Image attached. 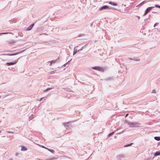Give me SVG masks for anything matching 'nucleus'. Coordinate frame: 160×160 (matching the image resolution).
<instances>
[{"label":"nucleus","mask_w":160,"mask_h":160,"mask_svg":"<svg viewBox=\"0 0 160 160\" xmlns=\"http://www.w3.org/2000/svg\"><path fill=\"white\" fill-rule=\"evenodd\" d=\"M158 145H160V142H159V143Z\"/></svg>","instance_id":"obj_44"},{"label":"nucleus","mask_w":160,"mask_h":160,"mask_svg":"<svg viewBox=\"0 0 160 160\" xmlns=\"http://www.w3.org/2000/svg\"><path fill=\"white\" fill-rule=\"evenodd\" d=\"M128 115V113L127 114H126V116H127Z\"/></svg>","instance_id":"obj_41"},{"label":"nucleus","mask_w":160,"mask_h":160,"mask_svg":"<svg viewBox=\"0 0 160 160\" xmlns=\"http://www.w3.org/2000/svg\"><path fill=\"white\" fill-rule=\"evenodd\" d=\"M43 98H41L39 100V101H41Z\"/></svg>","instance_id":"obj_37"},{"label":"nucleus","mask_w":160,"mask_h":160,"mask_svg":"<svg viewBox=\"0 0 160 160\" xmlns=\"http://www.w3.org/2000/svg\"><path fill=\"white\" fill-rule=\"evenodd\" d=\"M33 116V114H32L31 116Z\"/></svg>","instance_id":"obj_43"},{"label":"nucleus","mask_w":160,"mask_h":160,"mask_svg":"<svg viewBox=\"0 0 160 160\" xmlns=\"http://www.w3.org/2000/svg\"><path fill=\"white\" fill-rule=\"evenodd\" d=\"M111 8L107 5L103 6L99 9L100 11H102L103 9H110Z\"/></svg>","instance_id":"obj_5"},{"label":"nucleus","mask_w":160,"mask_h":160,"mask_svg":"<svg viewBox=\"0 0 160 160\" xmlns=\"http://www.w3.org/2000/svg\"><path fill=\"white\" fill-rule=\"evenodd\" d=\"M59 58V57H58V58L56 60H52V61L49 62H50V66L51 65V64L52 63H55L56 62V61H57V60Z\"/></svg>","instance_id":"obj_10"},{"label":"nucleus","mask_w":160,"mask_h":160,"mask_svg":"<svg viewBox=\"0 0 160 160\" xmlns=\"http://www.w3.org/2000/svg\"><path fill=\"white\" fill-rule=\"evenodd\" d=\"M27 150V148L24 146H21V150L22 151H25Z\"/></svg>","instance_id":"obj_11"},{"label":"nucleus","mask_w":160,"mask_h":160,"mask_svg":"<svg viewBox=\"0 0 160 160\" xmlns=\"http://www.w3.org/2000/svg\"><path fill=\"white\" fill-rule=\"evenodd\" d=\"M87 45V44H86V45H85L84 46L82 47L81 48H82V49H83V48L84 47V46H85L86 45Z\"/></svg>","instance_id":"obj_39"},{"label":"nucleus","mask_w":160,"mask_h":160,"mask_svg":"<svg viewBox=\"0 0 160 160\" xmlns=\"http://www.w3.org/2000/svg\"><path fill=\"white\" fill-rule=\"evenodd\" d=\"M1 131H0V133H1Z\"/></svg>","instance_id":"obj_48"},{"label":"nucleus","mask_w":160,"mask_h":160,"mask_svg":"<svg viewBox=\"0 0 160 160\" xmlns=\"http://www.w3.org/2000/svg\"><path fill=\"white\" fill-rule=\"evenodd\" d=\"M124 132V131H123L122 132Z\"/></svg>","instance_id":"obj_47"},{"label":"nucleus","mask_w":160,"mask_h":160,"mask_svg":"<svg viewBox=\"0 0 160 160\" xmlns=\"http://www.w3.org/2000/svg\"><path fill=\"white\" fill-rule=\"evenodd\" d=\"M133 60H134V61H140V59H138V58H133Z\"/></svg>","instance_id":"obj_24"},{"label":"nucleus","mask_w":160,"mask_h":160,"mask_svg":"<svg viewBox=\"0 0 160 160\" xmlns=\"http://www.w3.org/2000/svg\"><path fill=\"white\" fill-rule=\"evenodd\" d=\"M152 92L153 93H156V90L155 89H153L152 90Z\"/></svg>","instance_id":"obj_28"},{"label":"nucleus","mask_w":160,"mask_h":160,"mask_svg":"<svg viewBox=\"0 0 160 160\" xmlns=\"http://www.w3.org/2000/svg\"><path fill=\"white\" fill-rule=\"evenodd\" d=\"M128 59L130 60H133V58H128Z\"/></svg>","instance_id":"obj_32"},{"label":"nucleus","mask_w":160,"mask_h":160,"mask_svg":"<svg viewBox=\"0 0 160 160\" xmlns=\"http://www.w3.org/2000/svg\"><path fill=\"white\" fill-rule=\"evenodd\" d=\"M55 72V71H52L49 72V74H52L54 73Z\"/></svg>","instance_id":"obj_26"},{"label":"nucleus","mask_w":160,"mask_h":160,"mask_svg":"<svg viewBox=\"0 0 160 160\" xmlns=\"http://www.w3.org/2000/svg\"><path fill=\"white\" fill-rule=\"evenodd\" d=\"M159 155H160V152L159 151H157L154 154V156L155 157Z\"/></svg>","instance_id":"obj_12"},{"label":"nucleus","mask_w":160,"mask_h":160,"mask_svg":"<svg viewBox=\"0 0 160 160\" xmlns=\"http://www.w3.org/2000/svg\"><path fill=\"white\" fill-rule=\"evenodd\" d=\"M113 79L114 78L112 77H109L105 79V80L107 81L113 80Z\"/></svg>","instance_id":"obj_9"},{"label":"nucleus","mask_w":160,"mask_h":160,"mask_svg":"<svg viewBox=\"0 0 160 160\" xmlns=\"http://www.w3.org/2000/svg\"><path fill=\"white\" fill-rule=\"evenodd\" d=\"M79 50H77V49H76L75 48L73 50V55L75 54L78 52H79Z\"/></svg>","instance_id":"obj_15"},{"label":"nucleus","mask_w":160,"mask_h":160,"mask_svg":"<svg viewBox=\"0 0 160 160\" xmlns=\"http://www.w3.org/2000/svg\"><path fill=\"white\" fill-rule=\"evenodd\" d=\"M19 153H16L15 154V155L16 156H18V155H19Z\"/></svg>","instance_id":"obj_33"},{"label":"nucleus","mask_w":160,"mask_h":160,"mask_svg":"<svg viewBox=\"0 0 160 160\" xmlns=\"http://www.w3.org/2000/svg\"><path fill=\"white\" fill-rule=\"evenodd\" d=\"M41 147L42 148H45V149H48V148L45 147L44 146H43V145H41Z\"/></svg>","instance_id":"obj_29"},{"label":"nucleus","mask_w":160,"mask_h":160,"mask_svg":"<svg viewBox=\"0 0 160 160\" xmlns=\"http://www.w3.org/2000/svg\"><path fill=\"white\" fill-rule=\"evenodd\" d=\"M111 8L110 9H112L113 10H116V9L115 8Z\"/></svg>","instance_id":"obj_38"},{"label":"nucleus","mask_w":160,"mask_h":160,"mask_svg":"<svg viewBox=\"0 0 160 160\" xmlns=\"http://www.w3.org/2000/svg\"><path fill=\"white\" fill-rule=\"evenodd\" d=\"M69 122L64 123L62 122V124L64 125L66 129H68L69 128V127L68 125Z\"/></svg>","instance_id":"obj_7"},{"label":"nucleus","mask_w":160,"mask_h":160,"mask_svg":"<svg viewBox=\"0 0 160 160\" xmlns=\"http://www.w3.org/2000/svg\"><path fill=\"white\" fill-rule=\"evenodd\" d=\"M52 89V88H47V89H46L44 90L43 91L44 92H47L48 90H51Z\"/></svg>","instance_id":"obj_19"},{"label":"nucleus","mask_w":160,"mask_h":160,"mask_svg":"<svg viewBox=\"0 0 160 160\" xmlns=\"http://www.w3.org/2000/svg\"><path fill=\"white\" fill-rule=\"evenodd\" d=\"M156 8H158L160 9V5H159L158 4H156L155 5V7Z\"/></svg>","instance_id":"obj_25"},{"label":"nucleus","mask_w":160,"mask_h":160,"mask_svg":"<svg viewBox=\"0 0 160 160\" xmlns=\"http://www.w3.org/2000/svg\"><path fill=\"white\" fill-rule=\"evenodd\" d=\"M92 24H91V25H90V26H92Z\"/></svg>","instance_id":"obj_42"},{"label":"nucleus","mask_w":160,"mask_h":160,"mask_svg":"<svg viewBox=\"0 0 160 160\" xmlns=\"http://www.w3.org/2000/svg\"><path fill=\"white\" fill-rule=\"evenodd\" d=\"M34 25V23H32L30 26H29L27 28L26 30L27 31H30L31 30L33 27Z\"/></svg>","instance_id":"obj_8"},{"label":"nucleus","mask_w":160,"mask_h":160,"mask_svg":"<svg viewBox=\"0 0 160 160\" xmlns=\"http://www.w3.org/2000/svg\"><path fill=\"white\" fill-rule=\"evenodd\" d=\"M67 63H66L64 64L63 65V66H64V67H66V65H67Z\"/></svg>","instance_id":"obj_34"},{"label":"nucleus","mask_w":160,"mask_h":160,"mask_svg":"<svg viewBox=\"0 0 160 160\" xmlns=\"http://www.w3.org/2000/svg\"><path fill=\"white\" fill-rule=\"evenodd\" d=\"M6 132L8 133H12L13 134L14 133V132H11V131H7Z\"/></svg>","instance_id":"obj_27"},{"label":"nucleus","mask_w":160,"mask_h":160,"mask_svg":"<svg viewBox=\"0 0 160 160\" xmlns=\"http://www.w3.org/2000/svg\"><path fill=\"white\" fill-rule=\"evenodd\" d=\"M83 35H84V34H80L79 35L78 37H80L83 36Z\"/></svg>","instance_id":"obj_31"},{"label":"nucleus","mask_w":160,"mask_h":160,"mask_svg":"<svg viewBox=\"0 0 160 160\" xmlns=\"http://www.w3.org/2000/svg\"><path fill=\"white\" fill-rule=\"evenodd\" d=\"M11 33H12L11 32H2V33H0V35L7 34H11Z\"/></svg>","instance_id":"obj_21"},{"label":"nucleus","mask_w":160,"mask_h":160,"mask_svg":"<svg viewBox=\"0 0 160 160\" xmlns=\"http://www.w3.org/2000/svg\"><path fill=\"white\" fill-rule=\"evenodd\" d=\"M154 7H151L148 8L145 10L143 15L145 16Z\"/></svg>","instance_id":"obj_4"},{"label":"nucleus","mask_w":160,"mask_h":160,"mask_svg":"<svg viewBox=\"0 0 160 160\" xmlns=\"http://www.w3.org/2000/svg\"><path fill=\"white\" fill-rule=\"evenodd\" d=\"M2 61H5V60L3 59V60H2Z\"/></svg>","instance_id":"obj_46"},{"label":"nucleus","mask_w":160,"mask_h":160,"mask_svg":"<svg viewBox=\"0 0 160 160\" xmlns=\"http://www.w3.org/2000/svg\"><path fill=\"white\" fill-rule=\"evenodd\" d=\"M56 159V158H54V157H52V158H48L47 160H54V159Z\"/></svg>","instance_id":"obj_22"},{"label":"nucleus","mask_w":160,"mask_h":160,"mask_svg":"<svg viewBox=\"0 0 160 160\" xmlns=\"http://www.w3.org/2000/svg\"><path fill=\"white\" fill-rule=\"evenodd\" d=\"M108 3L109 4H110L112 5L113 6H115L117 5V3L113 2H109Z\"/></svg>","instance_id":"obj_13"},{"label":"nucleus","mask_w":160,"mask_h":160,"mask_svg":"<svg viewBox=\"0 0 160 160\" xmlns=\"http://www.w3.org/2000/svg\"><path fill=\"white\" fill-rule=\"evenodd\" d=\"M47 150L52 153H54V151L52 149L48 148L47 149Z\"/></svg>","instance_id":"obj_17"},{"label":"nucleus","mask_w":160,"mask_h":160,"mask_svg":"<svg viewBox=\"0 0 160 160\" xmlns=\"http://www.w3.org/2000/svg\"><path fill=\"white\" fill-rule=\"evenodd\" d=\"M92 68L99 71L103 72L104 69L102 67L98 66H95L92 67Z\"/></svg>","instance_id":"obj_3"},{"label":"nucleus","mask_w":160,"mask_h":160,"mask_svg":"<svg viewBox=\"0 0 160 160\" xmlns=\"http://www.w3.org/2000/svg\"><path fill=\"white\" fill-rule=\"evenodd\" d=\"M18 60V59L16 61H14L13 62H7L6 64L7 65H8V66H10V65H12L15 64L17 62Z\"/></svg>","instance_id":"obj_6"},{"label":"nucleus","mask_w":160,"mask_h":160,"mask_svg":"<svg viewBox=\"0 0 160 160\" xmlns=\"http://www.w3.org/2000/svg\"><path fill=\"white\" fill-rule=\"evenodd\" d=\"M25 50H26V49H24V50H22L20 52L14 53L13 54H4L3 55H4L9 56H14V55H18L19 53H21L23 52Z\"/></svg>","instance_id":"obj_2"},{"label":"nucleus","mask_w":160,"mask_h":160,"mask_svg":"<svg viewBox=\"0 0 160 160\" xmlns=\"http://www.w3.org/2000/svg\"><path fill=\"white\" fill-rule=\"evenodd\" d=\"M114 133V132H113L111 133H110L109 134H108V137H109L111 136Z\"/></svg>","instance_id":"obj_23"},{"label":"nucleus","mask_w":160,"mask_h":160,"mask_svg":"<svg viewBox=\"0 0 160 160\" xmlns=\"http://www.w3.org/2000/svg\"><path fill=\"white\" fill-rule=\"evenodd\" d=\"M125 122L126 123L129 125V127L130 128L137 127L138 126V125L140 124V123L137 122H130L127 120H125Z\"/></svg>","instance_id":"obj_1"},{"label":"nucleus","mask_w":160,"mask_h":160,"mask_svg":"<svg viewBox=\"0 0 160 160\" xmlns=\"http://www.w3.org/2000/svg\"><path fill=\"white\" fill-rule=\"evenodd\" d=\"M82 48H81L79 50H79V51H82Z\"/></svg>","instance_id":"obj_36"},{"label":"nucleus","mask_w":160,"mask_h":160,"mask_svg":"<svg viewBox=\"0 0 160 160\" xmlns=\"http://www.w3.org/2000/svg\"><path fill=\"white\" fill-rule=\"evenodd\" d=\"M39 160H47V159H46L45 160H42V159H39Z\"/></svg>","instance_id":"obj_40"},{"label":"nucleus","mask_w":160,"mask_h":160,"mask_svg":"<svg viewBox=\"0 0 160 160\" xmlns=\"http://www.w3.org/2000/svg\"><path fill=\"white\" fill-rule=\"evenodd\" d=\"M158 22L155 23L154 25V27H155V26L158 25Z\"/></svg>","instance_id":"obj_30"},{"label":"nucleus","mask_w":160,"mask_h":160,"mask_svg":"<svg viewBox=\"0 0 160 160\" xmlns=\"http://www.w3.org/2000/svg\"><path fill=\"white\" fill-rule=\"evenodd\" d=\"M16 42V41L15 40H11L9 41V43L10 44H11L15 43Z\"/></svg>","instance_id":"obj_14"},{"label":"nucleus","mask_w":160,"mask_h":160,"mask_svg":"<svg viewBox=\"0 0 160 160\" xmlns=\"http://www.w3.org/2000/svg\"><path fill=\"white\" fill-rule=\"evenodd\" d=\"M147 20V19H144V21L146 20Z\"/></svg>","instance_id":"obj_45"},{"label":"nucleus","mask_w":160,"mask_h":160,"mask_svg":"<svg viewBox=\"0 0 160 160\" xmlns=\"http://www.w3.org/2000/svg\"><path fill=\"white\" fill-rule=\"evenodd\" d=\"M145 2H146L145 1H143L141 3H140V4H139L138 6H141Z\"/></svg>","instance_id":"obj_20"},{"label":"nucleus","mask_w":160,"mask_h":160,"mask_svg":"<svg viewBox=\"0 0 160 160\" xmlns=\"http://www.w3.org/2000/svg\"><path fill=\"white\" fill-rule=\"evenodd\" d=\"M137 17L138 18V19H139L140 18V17L138 16H137Z\"/></svg>","instance_id":"obj_35"},{"label":"nucleus","mask_w":160,"mask_h":160,"mask_svg":"<svg viewBox=\"0 0 160 160\" xmlns=\"http://www.w3.org/2000/svg\"><path fill=\"white\" fill-rule=\"evenodd\" d=\"M133 144V143H130L129 144H127L125 145L124 146V147H128V146H131L132 144Z\"/></svg>","instance_id":"obj_18"},{"label":"nucleus","mask_w":160,"mask_h":160,"mask_svg":"<svg viewBox=\"0 0 160 160\" xmlns=\"http://www.w3.org/2000/svg\"><path fill=\"white\" fill-rule=\"evenodd\" d=\"M154 138L155 140H156L157 141L160 140V137H154Z\"/></svg>","instance_id":"obj_16"}]
</instances>
